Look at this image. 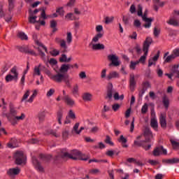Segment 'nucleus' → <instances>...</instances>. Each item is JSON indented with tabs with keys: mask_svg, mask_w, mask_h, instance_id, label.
<instances>
[{
	"mask_svg": "<svg viewBox=\"0 0 179 179\" xmlns=\"http://www.w3.org/2000/svg\"><path fill=\"white\" fill-rule=\"evenodd\" d=\"M71 68L73 69V65L69 64H63L60 66L58 71H56V74L55 76H51L52 80L56 82V83H64L68 87H71V80L69 79V74H64L66 73Z\"/></svg>",
	"mask_w": 179,
	"mask_h": 179,
	"instance_id": "f257e3e1",
	"label": "nucleus"
},
{
	"mask_svg": "<svg viewBox=\"0 0 179 179\" xmlns=\"http://www.w3.org/2000/svg\"><path fill=\"white\" fill-rule=\"evenodd\" d=\"M62 159H71V160H83L86 162L89 160V157L83 158V154L78 150H73L70 152H62Z\"/></svg>",
	"mask_w": 179,
	"mask_h": 179,
	"instance_id": "f03ea898",
	"label": "nucleus"
},
{
	"mask_svg": "<svg viewBox=\"0 0 179 179\" xmlns=\"http://www.w3.org/2000/svg\"><path fill=\"white\" fill-rule=\"evenodd\" d=\"M152 43H153V39L150 37H147L145 41L143 43V51L144 55L140 57L138 62L141 64H145L146 62V57H148V52H149V47H150Z\"/></svg>",
	"mask_w": 179,
	"mask_h": 179,
	"instance_id": "7ed1b4c3",
	"label": "nucleus"
},
{
	"mask_svg": "<svg viewBox=\"0 0 179 179\" xmlns=\"http://www.w3.org/2000/svg\"><path fill=\"white\" fill-rule=\"evenodd\" d=\"M15 163L17 166L23 164L26 162V157L22 151H17L14 155Z\"/></svg>",
	"mask_w": 179,
	"mask_h": 179,
	"instance_id": "20e7f679",
	"label": "nucleus"
},
{
	"mask_svg": "<svg viewBox=\"0 0 179 179\" xmlns=\"http://www.w3.org/2000/svg\"><path fill=\"white\" fill-rule=\"evenodd\" d=\"M108 59L111 62L109 66H120L121 65V62L118 60V56L115 55H108Z\"/></svg>",
	"mask_w": 179,
	"mask_h": 179,
	"instance_id": "39448f33",
	"label": "nucleus"
},
{
	"mask_svg": "<svg viewBox=\"0 0 179 179\" xmlns=\"http://www.w3.org/2000/svg\"><path fill=\"white\" fill-rule=\"evenodd\" d=\"M141 17L143 22H145L146 23L143 26L145 27V29H149V27L152 26V22H153L154 19L148 17V10H145L144 13L142 14Z\"/></svg>",
	"mask_w": 179,
	"mask_h": 179,
	"instance_id": "423d86ee",
	"label": "nucleus"
},
{
	"mask_svg": "<svg viewBox=\"0 0 179 179\" xmlns=\"http://www.w3.org/2000/svg\"><path fill=\"white\" fill-rule=\"evenodd\" d=\"M143 134L146 143L150 142L153 138V134L152 133V131H150V128H149V127H145L144 128Z\"/></svg>",
	"mask_w": 179,
	"mask_h": 179,
	"instance_id": "0eeeda50",
	"label": "nucleus"
},
{
	"mask_svg": "<svg viewBox=\"0 0 179 179\" xmlns=\"http://www.w3.org/2000/svg\"><path fill=\"white\" fill-rule=\"evenodd\" d=\"M171 72L172 75L175 76V78H177V79H178L176 83V86L179 87V65L178 64L173 65L171 69Z\"/></svg>",
	"mask_w": 179,
	"mask_h": 179,
	"instance_id": "6e6552de",
	"label": "nucleus"
},
{
	"mask_svg": "<svg viewBox=\"0 0 179 179\" xmlns=\"http://www.w3.org/2000/svg\"><path fill=\"white\" fill-rule=\"evenodd\" d=\"M32 163L35 166V169H36L38 171H40L41 173H44V167L41 166V163H40V162L38 161L36 157H32Z\"/></svg>",
	"mask_w": 179,
	"mask_h": 179,
	"instance_id": "1a4fd4ad",
	"label": "nucleus"
},
{
	"mask_svg": "<svg viewBox=\"0 0 179 179\" xmlns=\"http://www.w3.org/2000/svg\"><path fill=\"white\" fill-rule=\"evenodd\" d=\"M162 152L163 155H167V150L164 149V148H163V145L155 148L152 155L153 156L157 157L160 155V153H162Z\"/></svg>",
	"mask_w": 179,
	"mask_h": 179,
	"instance_id": "9d476101",
	"label": "nucleus"
},
{
	"mask_svg": "<svg viewBox=\"0 0 179 179\" xmlns=\"http://www.w3.org/2000/svg\"><path fill=\"white\" fill-rule=\"evenodd\" d=\"M20 52H24V54H29V55H37L34 50L29 48V46H22L19 48Z\"/></svg>",
	"mask_w": 179,
	"mask_h": 179,
	"instance_id": "9b49d317",
	"label": "nucleus"
},
{
	"mask_svg": "<svg viewBox=\"0 0 179 179\" xmlns=\"http://www.w3.org/2000/svg\"><path fill=\"white\" fill-rule=\"evenodd\" d=\"M16 114H17V113L16 112V110H15L12 106H10V113H4V115L7 117V120H8V121H12V120H13V117H16Z\"/></svg>",
	"mask_w": 179,
	"mask_h": 179,
	"instance_id": "f8f14e48",
	"label": "nucleus"
},
{
	"mask_svg": "<svg viewBox=\"0 0 179 179\" xmlns=\"http://www.w3.org/2000/svg\"><path fill=\"white\" fill-rule=\"evenodd\" d=\"M166 116L164 113H161L159 116V124L163 129H166L167 128V120H166Z\"/></svg>",
	"mask_w": 179,
	"mask_h": 179,
	"instance_id": "ddd939ff",
	"label": "nucleus"
},
{
	"mask_svg": "<svg viewBox=\"0 0 179 179\" xmlns=\"http://www.w3.org/2000/svg\"><path fill=\"white\" fill-rule=\"evenodd\" d=\"M135 87H136V81L135 80V75L130 74L129 89L131 92H134L135 90Z\"/></svg>",
	"mask_w": 179,
	"mask_h": 179,
	"instance_id": "4468645a",
	"label": "nucleus"
},
{
	"mask_svg": "<svg viewBox=\"0 0 179 179\" xmlns=\"http://www.w3.org/2000/svg\"><path fill=\"white\" fill-rule=\"evenodd\" d=\"M20 173V169H19V167L10 169L7 171V174L8 176H9V177H13V176H18V174Z\"/></svg>",
	"mask_w": 179,
	"mask_h": 179,
	"instance_id": "2eb2a0df",
	"label": "nucleus"
},
{
	"mask_svg": "<svg viewBox=\"0 0 179 179\" xmlns=\"http://www.w3.org/2000/svg\"><path fill=\"white\" fill-rule=\"evenodd\" d=\"M146 143V140L141 141H135L134 145L136 146H138V147L142 146V148H143V149H145V150H149V149H150V148H152V145L149 144L148 146L143 145V143Z\"/></svg>",
	"mask_w": 179,
	"mask_h": 179,
	"instance_id": "dca6fc26",
	"label": "nucleus"
},
{
	"mask_svg": "<svg viewBox=\"0 0 179 179\" xmlns=\"http://www.w3.org/2000/svg\"><path fill=\"white\" fill-rule=\"evenodd\" d=\"M159 57H160V50H158L157 55H155V57L148 60V66H152V65H156V63L155 62H156V61L159 59Z\"/></svg>",
	"mask_w": 179,
	"mask_h": 179,
	"instance_id": "f3484780",
	"label": "nucleus"
},
{
	"mask_svg": "<svg viewBox=\"0 0 179 179\" xmlns=\"http://www.w3.org/2000/svg\"><path fill=\"white\" fill-rule=\"evenodd\" d=\"M63 100L66 103V104H67V106H70V107L75 106V101L71 99L69 95H66L65 96H63Z\"/></svg>",
	"mask_w": 179,
	"mask_h": 179,
	"instance_id": "a211bd4d",
	"label": "nucleus"
},
{
	"mask_svg": "<svg viewBox=\"0 0 179 179\" xmlns=\"http://www.w3.org/2000/svg\"><path fill=\"white\" fill-rule=\"evenodd\" d=\"M55 41L57 43V44H60V47L64 49V52H66V48H68V46L66 45V42L65 40H61L59 38H55Z\"/></svg>",
	"mask_w": 179,
	"mask_h": 179,
	"instance_id": "6ab92c4d",
	"label": "nucleus"
},
{
	"mask_svg": "<svg viewBox=\"0 0 179 179\" xmlns=\"http://www.w3.org/2000/svg\"><path fill=\"white\" fill-rule=\"evenodd\" d=\"M118 78H120V73H118L117 71H111L106 76L107 80H111V79H116Z\"/></svg>",
	"mask_w": 179,
	"mask_h": 179,
	"instance_id": "aec40b11",
	"label": "nucleus"
},
{
	"mask_svg": "<svg viewBox=\"0 0 179 179\" xmlns=\"http://www.w3.org/2000/svg\"><path fill=\"white\" fill-rule=\"evenodd\" d=\"M162 103L164 104V107L167 110L170 106V99L166 94L162 97Z\"/></svg>",
	"mask_w": 179,
	"mask_h": 179,
	"instance_id": "412c9836",
	"label": "nucleus"
},
{
	"mask_svg": "<svg viewBox=\"0 0 179 179\" xmlns=\"http://www.w3.org/2000/svg\"><path fill=\"white\" fill-rule=\"evenodd\" d=\"M113 83H109L108 85V90H107V97L108 99H113Z\"/></svg>",
	"mask_w": 179,
	"mask_h": 179,
	"instance_id": "4be33fe9",
	"label": "nucleus"
},
{
	"mask_svg": "<svg viewBox=\"0 0 179 179\" xmlns=\"http://www.w3.org/2000/svg\"><path fill=\"white\" fill-rule=\"evenodd\" d=\"M150 127L153 128V129H155V131H157V128H159V124L157 123V120H156V118L153 117L151 119Z\"/></svg>",
	"mask_w": 179,
	"mask_h": 179,
	"instance_id": "5701e85b",
	"label": "nucleus"
},
{
	"mask_svg": "<svg viewBox=\"0 0 179 179\" xmlns=\"http://www.w3.org/2000/svg\"><path fill=\"white\" fill-rule=\"evenodd\" d=\"M79 125L80 123L77 122L73 126L72 130H71V134H76V135H80V131H79Z\"/></svg>",
	"mask_w": 179,
	"mask_h": 179,
	"instance_id": "b1692460",
	"label": "nucleus"
},
{
	"mask_svg": "<svg viewBox=\"0 0 179 179\" xmlns=\"http://www.w3.org/2000/svg\"><path fill=\"white\" fill-rule=\"evenodd\" d=\"M64 115V112L62 111V109H60L57 113V121L59 125H62V117Z\"/></svg>",
	"mask_w": 179,
	"mask_h": 179,
	"instance_id": "393cba45",
	"label": "nucleus"
},
{
	"mask_svg": "<svg viewBox=\"0 0 179 179\" xmlns=\"http://www.w3.org/2000/svg\"><path fill=\"white\" fill-rule=\"evenodd\" d=\"M92 50L94 51H97L99 50H104L105 47L103 44L101 43H96V44H93L92 46Z\"/></svg>",
	"mask_w": 179,
	"mask_h": 179,
	"instance_id": "a878e982",
	"label": "nucleus"
},
{
	"mask_svg": "<svg viewBox=\"0 0 179 179\" xmlns=\"http://www.w3.org/2000/svg\"><path fill=\"white\" fill-rule=\"evenodd\" d=\"M154 9L156 10V12L159 10V7L157 5H159V6H164V2H160V0H154Z\"/></svg>",
	"mask_w": 179,
	"mask_h": 179,
	"instance_id": "bb28decb",
	"label": "nucleus"
},
{
	"mask_svg": "<svg viewBox=\"0 0 179 179\" xmlns=\"http://www.w3.org/2000/svg\"><path fill=\"white\" fill-rule=\"evenodd\" d=\"M83 100L84 101H92V94L89 92L84 93L83 94Z\"/></svg>",
	"mask_w": 179,
	"mask_h": 179,
	"instance_id": "cd10ccee",
	"label": "nucleus"
},
{
	"mask_svg": "<svg viewBox=\"0 0 179 179\" xmlns=\"http://www.w3.org/2000/svg\"><path fill=\"white\" fill-rule=\"evenodd\" d=\"M36 19H37V16L36 15H31V16H29L28 17L29 22L32 24H34V23H40V20L37 21L36 20Z\"/></svg>",
	"mask_w": 179,
	"mask_h": 179,
	"instance_id": "c85d7f7f",
	"label": "nucleus"
},
{
	"mask_svg": "<svg viewBox=\"0 0 179 179\" xmlns=\"http://www.w3.org/2000/svg\"><path fill=\"white\" fill-rule=\"evenodd\" d=\"M69 136V130L64 129L62 132V138L64 141H66V139Z\"/></svg>",
	"mask_w": 179,
	"mask_h": 179,
	"instance_id": "c756f323",
	"label": "nucleus"
},
{
	"mask_svg": "<svg viewBox=\"0 0 179 179\" xmlns=\"http://www.w3.org/2000/svg\"><path fill=\"white\" fill-rule=\"evenodd\" d=\"M117 141H118V142H120L121 143L123 144V145H122L123 148H128V145L124 144V143H127V138H125L124 137L123 135H121L120 137V138L117 139Z\"/></svg>",
	"mask_w": 179,
	"mask_h": 179,
	"instance_id": "7c9ffc66",
	"label": "nucleus"
},
{
	"mask_svg": "<svg viewBox=\"0 0 179 179\" xmlns=\"http://www.w3.org/2000/svg\"><path fill=\"white\" fill-rule=\"evenodd\" d=\"M103 36V34L101 33H98L96 34V36H94V38H92V43H98L99 40H100V38H102Z\"/></svg>",
	"mask_w": 179,
	"mask_h": 179,
	"instance_id": "2f4dec72",
	"label": "nucleus"
},
{
	"mask_svg": "<svg viewBox=\"0 0 179 179\" xmlns=\"http://www.w3.org/2000/svg\"><path fill=\"white\" fill-rule=\"evenodd\" d=\"M152 87V85H150V83L149 81H145L142 83V89L144 90H148V89H150Z\"/></svg>",
	"mask_w": 179,
	"mask_h": 179,
	"instance_id": "473e14b6",
	"label": "nucleus"
},
{
	"mask_svg": "<svg viewBox=\"0 0 179 179\" xmlns=\"http://www.w3.org/2000/svg\"><path fill=\"white\" fill-rule=\"evenodd\" d=\"M15 8V0H8V10L9 12H12L13 8Z\"/></svg>",
	"mask_w": 179,
	"mask_h": 179,
	"instance_id": "72a5a7b5",
	"label": "nucleus"
},
{
	"mask_svg": "<svg viewBox=\"0 0 179 179\" xmlns=\"http://www.w3.org/2000/svg\"><path fill=\"white\" fill-rule=\"evenodd\" d=\"M11 73H13L15 76V80H17V78H19V73H17L16 70V66H14L10 70Z\"/></svg>",
	"mask_w": 179,
	"mask_h": 179,
	"instance_id": "f704fd0d",
	"label": "nucleus"
},
{
	"mask_svg": "<svg viewBox=\"0 0 179 179\" xmlns=\"http://www.w3.org/2000/svg\"><path fill=\"white\" fill-rule=\"evenodd\" d=\"M38 117L39 122L41 124V122H44V120L45 118V113H44V112H41L38 113Z\"/></svg>",
	"mask_w": 179,
	"mask_h": 179,
	"instance_id": "c9c22d12",
	"label": "nucleus"
},
{
	"mask_svg": "<svg viewBox=\"0 0 179 179\" xmlns=\"http://www.w3.org/2000/svg\"><path fill=\"white\" fill-rule=\"evenodd\" d=\"M168 24H171V26H178V22L175 20L173 18H170L169 21H167Z\"/></svg>",
	"mask_w": 179,
	"mask_h": 179,
	"instance_id": "e433bc0d",
	"label": "nucleus"
},
{
	"mask_svg": "<svg viewBox=\"0 0 179 179\" xmlns=\"http://www.w3.org/2000/svg\"><path fill=\"white\" fill-rule=\"evenodd\" d=\"M40 68H41V64H39L38 66H35L34 69V75H38V76H40L41 75V73L40 72Z\"/></svg>",
	"mask_w": 179,
	"mask_h": 179,
	"instance_id": "4c0bfd02",
	"label": "nucleus"
},
{
	"mask_svg": "<svg viewBox=\"0 0 179 179\" xmlns=\"http://www.w3.org/2000/svg\"><path fill=\"white\" fill-rule=\"evenodd\" d=\"M171 145L173 148V149H175L176 150H178L179 149V143L174 141V140H171Z\"/></svg>",
	"mask_w": 179,
	"mask_h": 179,
	"instance_id": "58836bf2",
	"label": "nucleus"
},
{
	"mask_svg": "<svg viewBox=\"0 0 179 179\" xmlns=\"http://www.w3.org/2000/svg\"><path fill=\"white\" fill-rule=\"evenodd\" d=\"M18 37L21 40H28L29 39V38L27 37V35H26V34H24V32L18 33Z\"/></svg>",
	"mask_w": 179,
	"mask_h": 179,
	"instance_id": "ea45409f",
	"label": "nucleus"
},
{
	"mask_svg": "<svg viewBox=\"0 0 179 179\" xmlns=\"http://www.w3.org/2000/svg\"><path fill=\"white\" fill-rule=\"evenodd\" d=\"M66 41L67 44H71L72 43V33L67 32Z\"/></svg>",
	"mask_w": 179,
	"mask_h": 179,
	"instance_id": "a19ab883",
	"label": "nucleus"
},
{
	"mask_svg": "<svg viewBox=\"0 0 179 179\" xmlns=\"http://www.w3.org/2000/svg\"><path fill=\"white\" fill-rule=\"evenodd\" d=\"M36 96H37V90H35L34 91L33 94L30 96V98L28 99V102L29 103H32L33 100H34V97H36Z\"/></svg>",
	"mask_w": 179,
	"mask_h": 179,
	"instance_id": "79ce46f5",
	"label": "nucleus"
},
{
	"mask_svg": "<svg viewBox=\"0 0 179 179\" xmlns=\"http://www.w3.org/2000/svg\"><path fill=\"white\" fill-rule=\"evenodd\" d=\"M69 117L71 118V120H76V115L73 113V110H70L69 112Z\"/></svg>",
	"mask_w": 179,
	"mask_h": 179,
	"instance_id": "37998d69",
	"label": "nucleus"
},
{
	"mask_svg": "<svg viewBox=\"0 0 179 179\" xmlns=\"http://www.w3.org/2000/svg\"><path fill=\"white\" fill-rule=\"evenodd\" d=\"M15 80V76H12L11 74H8L6 76V82H12V80Z\"/></svg>",
	"mask_w": 179,
	"mask_h": 179,
	"instance_id": "c03bdc74",
	"label": "nucleus"
},
{
	"mask_svg": "<svg viewBox=\"0 0 179 179\" xmlns=\"http://www.w3.org/2000/svg\"><path fill=\"white\" fill-rule=\"evenodd\" d=\"M105 142L110 145V146H114V143L111 141V138H110V136H106V138L105 140Z\"/></svg>",
	"mask_w": 179,
	"mask_h": 179,
	"instance_id": "a18cd8bd",
	"label": "nucleus"
},
{
	"mask_svg": "<svg viewBox=\"0 0 179 179\" xmlns=\"http://www.w3.org/2000/svg\"><path fill=\"white\" fill-rule=\"evenodd\" d=\"M148 103H145L142 108H141V113L142 114H146V113H148Z\"/></svg>",
	"mask_w": 179,
	"mask_h": 179,
	"instance_id": "49530a36",
	"label": "nucleus"
},
{
	"mask_svg": "<svg viewBox=\"0 0 179 179\" xmlns=\"http://www.w3.org/2000/svg\"><path fill=\"white\" fill-rule=\"evenodd\" d=\"M64 7H59L58 8H57L56 10V13H59V15H60V16H64Z\"/></svg>",
	"mask_w": 179,
	"mask_h": 179,
	"instance_id": "de8ad7c7",
	"label": "nucleus"
},
{
	"mask_svg": "<svg viewBox=\"0 0 179 179\" xmlns=\"http://www.w3.org/2000/svg\"><path fill=\"white\" fill-rule=\"evenodd\" d=\"M172 55L174 58H177L178 57H179V48H176L175 50H173Z\"/></svg>",
	"mask_w": 179,
	"mask_h": 179,
	"instance_id": "09e8293b",
	"label": "nucleus"
},
{
	"mask_svg": "<svg viewBox=\"0 0 179 179\" xmlns=\"http://www.w3.org/2000/svg\"><path fill=\"white\" fill-rule=\"evenodd\" d=\"M37 45H39V47H42V48H43V50H45V52H48V50L47 49V47H45L44 45H43V43H41L40 41H36Z\"/></svg>",
	"mask_w": 179,
	"mask_h": 179,
	"instance_id": "8fccbe9b",
	"label": "nucleus"
},
{
	"mask_svg": "<svg viewBox=\"0 0 179 179\" xmlns=\"http://www.w3.org/2000/svg\"><path fill=\"white\" fill-rule=\"evenodd\" d=\"M50 54L52 55V57H57L59 55V50L54 49L52 51L50 52Z\"/></svg>",
	"mask_w": 179,
	"mask_h": 179,
	"instance_id": "3c124183",
	"label": "nucleus"
},
{
	"mask_svg": "<svg viewBox=\"0 0 179 179\" xmlns=\"http://www.w3.org/2000/svg\"><path fill=\"white\" fill-rule=\"evenodd\" d=\"M142 9H143L142 5L138 4V12H137L138 16H142V15L143 13V11H142Z\"/></svg>",
	"mask_w": 179,
	"mask_h": 179,
	"instance_id": "603ef678",
	"label": "nucleus"
},
{
	"mask_svg": "<svg viewBox=\"0 0 179 179\" xmlns=\"http://www.w3.org/2000/svg\"><path fill=\"white\" fill-rule=\"evenodd\" d=\"M173 59H176V58L173 57L172 55H171L166 58V59L164 60V62H166V63L171 62Z\"/></svg>",
	"mask_w": 179,
	"mask_h": 179,
	"instance_id": "864d4df0",
	"label": "nucleus"
},
{
	"mask_svg": "<svg viewBox=\"0 0 179 179\" xmlns=\"http://www.w3.org/2000/svg\"><path fill=\"white\" fill-rule=\"evenodd\" d=\"M120 107H121V106L119 103H114L112 106V109L113 111H118V110H120Z\"/></svg>",
	"mask_w": 179,
	"mask_h": 179,
	"instance_id": "5fc2aeb1",
	"label": "nucleus"
},
{
	"mask_svg": "<svg viewBox=\"0 0 179 179\" xmlns=\"http://www.w3.org/2000/svg\"><path fill=\"white\" fill-rule=\"evenodd\" d=\"M138 38V34H136V31H134L132 34L129 36V38H131V40H136Z\"/></svg>",
	"mask_w": 179,
	"mask_h": 179,
	"instance_id": "6e6d98bb",
	"label": "nucleus"
},
{
	"mask_svg": "<svg viewBox=\"0 0 179 179\" xmlns=\"http://www.w3.org/2000/svg\"><path fill=\"white\" fill-rule=\"evenodd\" d=\"M66 59H67L66 55L62 54V57H59V62H66Z\"/></svg>",
	"mask_w": 179,
	"mask_h": 179,
	"instance_id": "4d7b16f0",
	"label": "nucleus"
},
{
	"mask_svg": "<svg viewBox=\"0 0 179 179\" xmlns=\"http://www.w3.org/2000/svg\"><path fill=\"white\" fill-rule=\"evenodd\" d=\"M106 76H107V69H104L102 70L101 73V79H104L106 78Z\"/></svg>",
	"mask_w": 179,
	"mask_h": 179,
	"instance_id": "13d9d810",
	"label": "nucleus"
},
{
	"mask_svg": "<svg viewBox=\"0 0 179 179\" xmlns=\"http://www.w3.org/2000/svg\"><path fill=\"white\" fill-rule=\"evenodd\" d=\"M78 92H79V86H78V85H76L73 88L72 93L73 94H78Z\"/></svg>",
	"mask_w": 179,
	"mask_h": 179,
	"instance_id": "bf43d9fd",
	"label": "nucleus"
},
{
	"mask_svg": "<svg viewBox=\"0 0 179 179\" xmlns=\"http://www.w3.org/2000/svg\"><path fill=\"white\" fill-rule=\"evenodd\" d=\"M113 20H114V17H106L105 18V23L106 24H108L109 23H112Z\"/></svg>",
	"mask_w": 179,
	"mask_h": 179,
	"instance_id": "052dcab7",
	"label": "nucleus"
},
{
	"mask_svg": "<svg viewBox=\"0 0 179 179\" xmlns=\"http://www.w3.org/2000/svg\"><path fill=\"white\" fill-rule=\"evenodd\" d=\"M29 96H30V90H28L22 96V101H24V100H26L27 97H29Z\"/></svg>",
	"mask_w": 179,
	"mask_h": 179,
	"instance_id": "680f3d73",
	"label": "nucleus"
},
{
	"mask_svg": "<svg viewBox=\"0 0 179 179\" xmlns=\"http://www.w3.org/2000/svg\"><path fill=\"white\" fill-rule=\"evenodd\" d=\"M28 143H31L34 145L36 143H38V140L37 138H31L28 141Z\"/></svg>",
	"mask_w": 179,
	"mask_h": 179,
	"instance_id": "e2e57ef3",
	"label": "nucleus"
},
{
	"mask_svg": "<svg viewBox=\"0 0 179 179\" xmlns=\"http://www.w3.org/2000/svg\"><path fill=\"white\" fill-rule=\"evenodd\" d=\"M49 64L50 65H57V64H58V62L57 61V59L51 58L49 61Z\"/></svg>",
	"mask_w": 179,
	"mask_h": 179,
	"instance_id": "0e129e2a",
	"label": "nucleus"
},
{
	"mask_svg": "<svg viewBox=\"0 0 179 179\" xmlns=\"http://www.w3.org/2000/svg\"><path fill=\"white\" fill-rule=\"evenodd\" d=\"M106 155L109 157H113L114 156V151L109 150L106 152Z\"/></svg>",
	"mask_w": 179,
	"mask_h": 179,
	"instance_id": "69168bd1",
	"label": "nucleus"
},
{
	"mask_svg": "<svg viewBox=\"0 0 179 179\" xmlns=\"http://www.w3.org/2000/svg\"><path fill=\"white\" fill-rule=\"evenodd\" d=\"M159 34H160V29H157V27H155L154 28V36H155V37H157Z\"/></svg>",
	"mask_w": 179,
	"mask_h": 179,
	"instance_id": "338daca9",
	"label": "nucleus"
},
{
	"mask_svg": "<svg viewBox=\"0 0 179 179\" xmlns=\"http://www.w3.org/2000/svg\"><path fill=\"white\" fill-rule=\"evenodd\" d=\"M134 24L135 27H141V23L139 20H135Z\"/></svg>",
	"mask_w": 179,
	"mask_h": 179,
	"instance_id": "774afa93",
	"label": "nucleus"
}]
</instances>
